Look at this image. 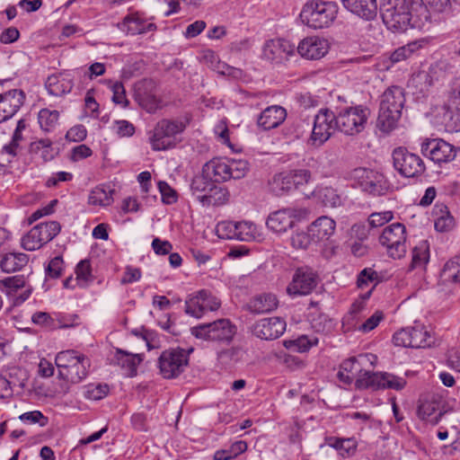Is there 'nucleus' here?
I'll return each instance as SVG.
<instances>
[{
	"instance_id": "obj_1",
	"label": "nucleus",
	"mask_w": 460,
	"mask_h": 460,
	"mask_svg": "<svg viewBox=\"0 0 460 460\" xmlns=\"http://www.w3.org/2000/svg\"><path fill=\"white\" fill-rule=\"evenodd\" d=\"M376 361L377 357L376 355L366 353L344 360L341 367L346 373H349L356 377V386L359 389H393L400 391L405 387L406 380L403 377L386 372L372 373L361 369V367L367 362L373 366Z\"/></svg>"
},
{
	"instance_id": "obj_2",
	"label": "nucleus",
	"mask_w": 460,
	"mask_h": 460,
	"mask_svg": "<svg viewBox=\"0 0 460 460\" xmlns=\"http://www.w3.org/2000/svg\"><path fill=\"white\" fill-rule=\"evenodd\" d=\"M405 103L404 91L400 86L388 87L379 99L377 128L384 133L396 128Z\"/></svg>"
},
{
	"instance_id": "obj_3",
	"label": "nucleus",
	"mask_w": 460,
	"mask_h": 460,
	"mask_svg": "<svg viewBox=\"0 0 460 460\" xmlns=\"http://www.w3.org/2000/svg\"><path fill=\"white\" fill-rule=\"evenodd\" d=\"M339 12L335 2L308 0L300 13L303 24L314 30L329 28L334 22Z\"/></svg>"
},
{
	"instance_id": "obj_4",
	"label": "nucleus",
	"mask_w": 460,
	"mask_h": 460,
	"mask_svg": "<svg viewBox=\"0 0 460 460\" xmlns=\"http://www.w3.org/2000/svg\"><path fill=\"white\" fill-rule=\"evenodd\" d=\"M58 376L70 383H79L88 375L90 359L84 354L67 349L60 351L55 358Z\"/></svg>"
},
{
	"instance_id": "obj_5",
	"label": "nucleus",
	"mask_w": 460,
	"mask_h": 460,
	"mask_svg": "<svg viewBox=\"0 0 460 460\" xmlns=\"http://www.w3.org/2000/svg\"><path fill=\"white\" fill-rule=\"evenodd\" d=\"M186 128L181 119H161L149 132V143L154 151H166L174 148L181 139L178 137Z\"/></svg>"
},
{
	"instance_id": "obj_6",
	"label": "nucleus",
	"mask_w": 460,
	"mask_h": 460,
	"mask_svg": "<svg viewBox=\"0 0 460 460\" xmlns=\"http://www.w3.org/2000/svg\"><path fill=\"white\" fill-rule=\"evenodd\" d=\"M419 0H383L380 11L384 23L393 31H404L411 22V9Z\"/></svg>"
},
{
	"instance_id": "obj_7",
	"label": "nucleus",
	"mask_w": 460,
	"mask_h": 460,
	"mask_svg": "<svg viewBox=\"0 0 460 460\" xmlns=\"http://www.w3.org/2000/svg\"><path fill=\"white\" fill-rule=\"evenodd\" d=\"M207 175L197 176L192 180L190 190L193 198L203 207H218L226 204L229 200V191Z\"/></svg>"
},
{
	"instance_id": "obj_8",
	"label": "nucleus",
	"mask_w": 460,
	"mask_h": 460,
	"mask_svg": "<svg viewBox=\"0 0 460 460\" xmlns=\"http://www.w3.org/2000/svg\"><path fill=\"white\" fill-rule=\"evenodd\" d=\"M191 334L199 340L229 343L236 333V326L226 318L199 324L190 329Z\"/></svg>"
},
{
	"instance_id": "obj_9",
	"label": "nucleus",
	"mask_w": 460,
	"mask_h": 460,
	"mask_svg": "<svg viewBox=\"0 0 460 460\" xmlns=\"http://www.w3.org/2000/svg\"><path fill=\"white\" fill-rule=\"evenodd\" d=\"M350 176L358 182L362 191L374 197L384 196L394 191V190H390L389 181L379 172L359 167L354 169Z\"/></svg>"
},
{
	"instance_id": "obj_10",
	"label": "nucleus",
	"mask_w": 460,
	"mask_h": 460,
	"mask_svg": "<svg viewBox=\"0 0 460 460\" xmlns=\"http://www.w3.org/2000/svg\"><path fill=\"white\" fill-rule=\"evenodd\" d=\"M369 116V110L361 105L349 107L336 116L338 130L348 136H354L364 130Z\"/></svg>"
},
{
	"instance_id": "obj_11",
	"label": "nucleus",
	"mask_w": 460,
	"mask_h": 460,
	"mask_svg": "<svg viewBox=\"0 0 460 460\" xmlns=\"http://www.w3.org/2000/svg\"><path fill=\"white\" fill-rule=\"evenodd\" d=\"M406 228L401 223L386 226L379 236V243L385 247L388 255L400 259L406 254Z\"/></svg>"
},
{
	"instance_id": "obj_12",
	"label": "nucleus",
	"mask_w": 460,
	"mask_h": 460,
	"mask_svg": "<svg viewBox=\"0 0 460 460\" xmlns=\"http://www.w3.org/2000/svg\"><path fill=\"white\" fill-rule=\"evenodd\" d=\"M338 129L336 115L329 109H321L314 116L309 143L315 147L323 146Z\"/></svg>"
},
{
	"instance_id": "obj_13",
	"label": "nucleus",
	"mask_w": 460,
	"mask_h": 460,
	"mask_svg": "<svg viewBox=\"0 0 460 460\" xmlns=\"http://www.w3.org/2000/svg\"><path fill=\"white\" fill-rule=\"evenodd\" d=\"M189 354L180 348L164 350L159 358L160 372L164 378L179 376L188 365Z\"/></svg>"
},
{
	"instance_id": "obj_14",
	"label": "nucleus",
	"mask_w": 460,
	"mask_h": 460,
	"mask_svg": "<svg viewBox=\"0 0 460 460\" xmlns=\"http://www.w3.org/2000/svg\"><path fill=\"white\" fill-rule=\"evenodd\" d=\"M392 156L394 169L404 177H415L425 169L422 159L404 147L395 148Z\"/></svg>"
},
{
	"instance_id": "obj_15",
	"label": "nucleus",
	"mask_w": 460,
	"mask_h": 460,
	"mask_svg": "<svg viewBox=\"0 0 460 460\" xmlns=\"http://www.w3.org/2000/svg\"><path fill=\"white\" fill-rule=\"evenodd\" d=\"M308 214L305 208H288L270 213L268 216L266 226L275 233H285L292 228L296 220H299Z\"/></svg>"
},
{
	"instance_id": "obj_16",
	"label": "nucleus",
	"mask_w": 460,
	"mask_h": 460,
	"mask_svg": "<svg viewBox=\"0 0 460 460\" xmlns=\"http://www.w3.org/2000/svg\"><path fill=\"white\" fill-rule=\"evenodd\" d=\"M221 305L220 300L211 292L202 289L189 296L185 301V312L195 318L202 317L208 311H216Z\"/></svg>"
},
{
	"instance_id": "obj_17",
	"label": "nucleus",
	"mask_w": 460,
	"mask_h": 460,
	"mask_svg": "<svg viewBox=\"0 0 460 460\" xmlns=\"http://www.w3.org/2000/svg\"><path fill=\"white\" fill-rule=\"evenodd\" d=\"M317 285V275L308 268L296 270L291 283L287 288L288 295L305 296L310 294Z\"/></svg>"
},
{
	"instance_id": "obj_18",
	"label": "nucleus",
	"mask_w": 460,
	"mask_h": 460,
	"mask_svg": "<svg viewBox=\"0 0 460 460\" xmlns=\"http://www.w3.org/2000/svg\"><path fill=\"white\" fill-rule=\"evenodd\" d=\"M421 151L424 155L437 164L452 161L456 152L454 146L443 139H429L421 145Z\"/></svg>"
},
{
	"instance_id": "obj_19",
	"label": "nucleus",
	"mask_w": 460,
	"mask_h": 460,
	"mask_svg": "<svg viewBox=\"0 0 460 460\" xmlns=\"http://www.w3.org/2000/svg\"><path fill=\"white\" fill-rule=\"evenodd\" d=\"M329 49V41L316 35L305 37L296 47L298 54L308 60H317L323 58Z\"/></svg>"
},
{
	"instance_id": "obj_20",
	"label": "nucleus",
	"mask_w": 460,
	"mask_h": 460,
	"mask_svg": "<svg viewBox=\"0 0 460 460\" xmlns=\"http://www.w3.org/2000/svg\"><path fill=\"white\" fill-rule=\"evenodd\" d=\"M155 82L148 79H144L136 85V100L149 113H154L161 108V100L155 94Z\"/></svg>"
},
{
	"instance_id": "obj_21",
	"label": "nucleus",
	"mask_w": 460,
	"mask_h": 460,
	"mask_svg": "<svg viewBox=\"0 0 460 460\" xmlns=\"http://www.w3.org/2000/svg\"><path fill=\"white\" fill-rule=\"evenodd\" d=\"M287 323L280 317L263 318L252 326V333L261 340L270 341L279 338L286 331Z\"/></svg>"
},
{
	"instance_id": "obj_22",
	"label": "nucleus",
	"mask_w": 460,
	"mask_h": 460,
	"mask_svg": "<svg viewBox=\"0 0 460 460\" xmlns=\"http://www.w3.org/2000/svg\"><path fill=\"white\" fill-rule=\"evenodd\" d=\"M442 414V399L439 395L426 394L420 399L418 416L421 420L435 425Z\"/></svg>"
},
{
	"instance_id": "obj_23",
	"label": "nucleus",
	"mask_w": 460,
	"mask_h": 460,
	"mask_svg": "<svg viewBox=\"0 0 460 460\" xmlns=\"http://www.w3.org/2000/svg\"><path fill=\"white\" fill-rule=\"evenodd\" d=\"M294 50L295 46L287 40H270L263 45L262 57L270 61L280 62L292 55Z\"/></svg>"
},
{
	"instance_id": "obj_24",
	"label": "nucleus",
	"mask_w": 460,
	"mask_h": 460,
	"mask_svg": "<svg viewBox=\"0 0 460 460\" xmlns=\"http://www.w3.org/2000/svg\"><path fill=\"white\" fill-rule=\"evenodd\" d=\"M119 27L121 31L131 35L143 34L156 30L155 23L147 22L138 13L125 16Z\"/></svg>"
},
{
	"instance_id": "obj_25",
	"label": "nucleus",
	"mask_w": 460,
	"mask_h": 460,
	"mask_svg": "<svg viewBox=\"0 0 460 460\" xmlns=\"http://www.w3.org/2000/svg\"><path fill=\"white\" fill-rule=\"evenodd\" d=\"M287 118L286 110L279 105H272L264 109L260 114L257 123L260 128L269 130L279 127Z\"/></svg>"
},
{
	"instance_id": "obj_26",
	"label": "nucleus",
	"mask_w": 460,
	"mask_h": 460,
	"mask_svg": "<svg viewBox=\"0 0 460 460\" xmlns=\"http://www.w3.org/2000/svg\"><path fill=\"white\" fill-rule=\"evenodd\" d=\"M335 228L336 223L332 218L322 216L310 225L308 231L313 239L319 243L328 240L334 234Z\"/></svg>"
},
{
	"instance_id": "obj_27",
	"label": "nucleus",
	"mask_w": 460,
	"mask_h": 460,
	"mask_svg": "<svg viewBox=\"0 0 460 460\" xmlns=\"http://www.w3.org/2000/svg\"><path fill=\"white\" fill-rule=\"evenodd\" d=\"M141 354H133L117 349L113 358L112 363L119 366L127 376H134L137 374V368L142 361Z\"/></svg>"
},
{
	"instance_id": "obj_28",
	"label": "nucleus",
	"mask_w": 460,
	"mask_h": 460,
	"mask_svg": "<svg viewBox=\"0 0 460 460\" xmlns=\"http://www.w3.org/2000/svg\"><path fill=\"white\" fill-rule=\"evenodd\" d=\"M25 95L21 90H11L0 94V108L6 119L13 117L23 104Z\"/></svg>"
},
{
	"instance_id": "obj_29",
	"label": "nucleus",
	"mask_w": 460,
	"mask_h": 460,
	"mask_svg": "<svg viewBox=\"0 0 460 460\" xmlns=\"http://www.w3.org/2000/svg\"><path fill=\"white\" fill-rule=\"evenodd\" d=\"M115 190L106 184H100L91 190L88 195V204L93 207L107 208L111 206Z\"/></svg>"
},
{
	"instance_id": "obj_30",
	"label": "nucleus",
	"mask_w": 460,
	"mask_h": 460,
	"mask_svg": "<svg viewBox=\"0 0 460 460\" xmlns=\"http://www.w3.org/2000/svg\"><path fill=\"white\" fill-rule=\"evenodd\" d=\"M46 87L51 95L61 96L70 93L73 88V81L68 74L51 75L47 79Z\"/></svg>"
},
{
	"instance_id": "obj_31",
	"label": "nucleus",
	"mask_w": 460,
	"mask_h": 460,
	"mask_svg": "<svg viewBox=\"0 0 460 460\" xmlns=\"http://www.w3.org/2000/svg\"><path fill=\"white\" fill-rule=\"evenodd\" d=\"M426 44L427 40L425 39L411 41L406 45L397 48L385 61L390 62V64H396L407 60L417 54Z\"/></svg>"
},
{
	"instance_id": "obj_32",
	"label": "nucleus",
	"mask_w": 460,
	"mask_h": 460,
	"mask_svg": "<svg viewBox=\"0 0 460 460\" xmlns=\"http://www.w3.org/2000/svg\"><path fill=\"white\" fill-rule=\"evenodd\" d=\"M228 159L226 158H214L203 166V174L210 179L214 178V181H228Z\"/></svg>"
},
{
	"instance_id": "obj_33",
	"label": "nucleus",
	"mask_w": 460,
	"mask_h": 460,
	"mask_svg": "<svg viewBox=\"0 0 460 460\" xmlns=\"http://www.w3.org/2000/svg\"><path fill=\"white\" fill-rule=\"evenodd\" d=\"M409 331L411 334V348H429L435 344V339L423 324L415 323L413 326L409 327Z\"/></svg>"
},
{
	"instance_id": "obj_34",
	"label": "nucleus",
	"mask_w": 460,
	"mask_h": 460,
	"mask_svg": "<svg viewBox=\"0 0 460 460\" xmlns=\"http://www.w3.org/2000/svg\"><path fill=\"white\" fill-rule=\"evenodd\" d=\"M279 301L273 294H261L253 297L249 305V309L256 314H264L275 310L278 307Z\"/></svg>"
},
{
	"instance_id": "obj_35",
	"label": "nucleus",
	"mask_w": 460,
	"mask_h": 460,
	"mask_svg": "<svg viewBox=\"0 0 460 460\" xmlns=\"http://www.w3.org/2000/svg\"><path fill=\"white\" fill-rule=\"evenodd\" d=\"M434 225L437 231L447 232L454 226V218L446 205L436 204L432 210Z\"/></svg>"
},
{
	"instance_id": "obj_36",
	"label": "nucleus",
	"mask_w": 460,
	"mask_h": 460,
	"mask_svg": "<svg viewBox=\"0 0 460 460\" xmlns=\"http://www.w3.org/2000/svg\"><path fill=\"white\" fill-rule=\"evenodd\" d=\"M29 258L25 253L9 252L2 257L0 267L4 272H13L27 265Z\"/></svg>"
},
{
	"instance_id": "obj_37",
	"label": "nucleus",
	"mask_w": 460,
	"mask_h": 460,
	"mask_svg": "<svg viewBox=\"0 0 460 460\" xmlns=\"http://www.w3.org/2000/svg\"><path fill=\"white\" fill-rule=\"evenodd\" d=\"M262 239L263 234L255 224L250 221L237 222V240L243 242H260Z\"/></svg>"
},
{
	"instance_id": "obj_38",
	"label": "nucleus",
	"mask_w": 460,
	"mask_h": 460,
	"mask_svg": "<svg viewBox=\"0 0 460 460\" xmlns=\"http://www.w3.org/2000/svg\"><path fill=\"white\" fill-rule=\"evenodd\" d=\"M288 172H281L273 175L269 181V189L276 196H283L291 191L292 186Z\"/></svg>"
},
{
	"instance_id": "obj_39",
	"label": "nucleus",
	"mask_w": 460,
	"mask_h": 460,
	"mask_svg": "<svg viewBox=\"0 0 460 460\" xmlns=\"http://www.w3.org/2000/svg\"><path fill=\"white\" fill-rule=\"evenodd\" d=\"M438 66H430L428 70H421L414 75L412 81L416 83L420 91H426L438 80Z\"/></svg>"
},
{
	"instance_id": "obj_40",
	"label": "nucleus",
	"mask_w": 460,
	"mask_h": 460,
	"mask_svg": "<svg viewBox=\"0 0 460 460\" xmlns=\"http://www.w3.org/2000/svg\"><path fill=\"white\" fill-rule=\"evenodd\" d=\"M313 195L326 207L335 208L341 203L340 195L332 187H317Z\"/></svg>"
},
{
	"instance_id": "obj_41",
	"label": "nucleus",
	"mask_w": 460,
	"mask_h": 460,
	"mask_svg": "<svg viewBox=\"0 0 460 460\" xmlns=\"http://www.w3.org/2000/svg\"><path fill=\"white\" fill-rule=\"evenodd\" d=\"M429 260V244L427 241H420L412 249L411 269H424Z\"/></svg>"
},
{
	"instance_id": "obj_42",
	"label": "nucleus",
	"mask_w": 460,
	"mask_h": 460,
	"mask_svg": "<svg viewBox=\"0 0 460 460\" xmlns=\"http://www.w3.org/2000/svg\"><path fill=\"white\" fill-rule=\"evenodd\" d=\"M460 274V259L455 257L448 261L440 274L441 280L444 284H456L458 282V276Z\"/></svg>"
},
{
	"instance_id": "obj_43",
	"label": "nucleus",
	"mask_w": 460,
	"mask_h": 460,
	"mask_svg": "<svg viewBox=\"0 0 460 460\" xmlns=\"http://www.w3.org/2000/svg\"><path fill=\"white\" fill-rule=\"evenodd\" d=\"M319 341L314 336L301 335L296 340L285 342L288 349L296 352L304 353L308 351L312 347L316 346Z\"/></svg>"
},
{
	"instance_id": "obj_44",
	"label": "nucleus",
	"mask_w": 460,
	"mask_h": 460,
	"mask_svg": "<svg viewBox=\"0 0 460 460\" xmlns=\"http://www.w3.org/2000/svg\"><path fill=\"white\" fill-rule=\"evenodd\" d=\"M41 242L45 244L51 241L60 232V225L57 221L41 223L33 227Z\"/></svg>"
},
{
	"instance_id": "obj_45",
	"label": "nucleus",
	"mask_w": 460,
	"mask_h": 460,
	"mask_svg": "<svg viewBox=\"0 0 460 460\" xmlns=\"http://www.w3.org/2000/svg\"><path fill=\"white\" fill-rule=\"evenodd\" d=\"M31 151L38 155L45 162L52 160L56 155L52 142L48 138L40 139L31 143Z\"/></svg>"
},
{
	"instance_id": "obj_46",
	"label": "nucleus",
	"mask_w": 460,
	"mask_h": 460,
	"mask_svg": "<svg viewBox=\"0 0 460 460\" xmlns=\"http://www.w3.org/2000/svg\"><path fill=\"white\" fill-rule=\"evenodd\" d=\"M328 445L335 448L342 456H351L357 448V442L354 438H330Z\"/></svg>"
},
{
	"instance_id": "obj_47",
	"label": "nucleus",
	"mask_w": 460,
	"mask_h": 460,
	"mask_svg": "<svg viewBox=\"0 0 460 460\" xmlns=\"http://www.w3.org/2000/svg\"><path fill=\"white\" fill-rule=\"evenodd\" d=\"M59 112L55 110L42 109L38 114L40 128L46 132L52 131L58 125Z\"/></svg>"
},
{
	"instance_id": "obj_48",
	"label": "nucleus",
	"mask_w": 460,
	"mask_h": 460,
	"mask_svg": "<svg viewBox=\"0 0 460 460\" xmlns=\"http://www.w3.org/2000/svg\"><path fill=\"white\" fill-rule=\"evenodd\" d=\"M360 1L361 0H341L344 8L350 13L367 21L374 19L376 15L375 13H367V11H365V4H361Z\"/></svg>"
},
{
	"instance_id": "obj_49",
	"label": "nucleus",
	"mask_w": 460,
	"mask_h": 460,
	"mask_svg": "<svg viewBox=\"0 0 460 460\" xmlns=\"http://www.w3.org/2000/svg\"><path fill=\"white\" fill-rule=\"evenodd\" d=\"M216 233L221 239L237 240V222L221 221L216 226Z\"/></svg>"
},
{
	"instance_id": "obj_50",
	"label": "nucleus",
	"mask_w": 460,
	"mask_h": 460,
	"mask_svg": "<svg viewBox=\"0 0 460 460\" xmlns=\"http://www.w3.org/2000/svg\"><path fill=\"white\" fill-rule=\"evenodd\" d=\"M385 314L381 310H376L372 315L367 318L361 324L357 327V330L362 333H368L375 330L380 323L385 320Z\"/></svg>"
},
{
	"instance_id": "obj_51",
	"label": "nucleus",
	"mask_w": 460,
	"mask_h": 460,
	"mask_svg": "<svg viewBox=\"0 0 460 460\" xmlns=\"http://www.w3.org/2000/svg\"><path fill=\"white\" fill-rule=\"evenodd\" d=\"M229 180L243 178L248 170V163L245 160L228 159Z\"/></svg>"
},
{
	"instance_id": "obj_52",
	"label": "nucleus",
	"mask_w": 460,
	"mask_h": 460,
	"mask_svg": "<svg viewBox=\"0 0 460 460\" xmlns=\"http://www.w3.org/2000/svg\"><path fill=\"white\" fill-rule=\"evenodd\" d=\"M22 246L27 251H35L44 245L40 237L37 234L33 227L22 236L21 240Z\"/></svg>"
},
{
	"instance_id": "obj_53",
	"label": "nucleus",
	"mask_w": 460,
	"mask_h": 460,
	"mask_svg": "<svg viewBox=\"0 0 460 460\" xmlns=\"http://www.w3.org/2000/svg\"><path fill=\"white\" fill-rule=\"evenodd\" d=\"M291 245L296 249H307L312 243H317L310 233L297 232L290 238Z\"/></svg>"
},
{
	"instance_id": "obj_54",
	"label": "nucleus",
	"mask_w": 460,
	"mask_h": 460,
	"mask_svg": "<svg viewBox=\"0 0 460 460\" xmlns=\"http://www.w3.org/2000/svg\"><path fill=\"white\" fill-rule=\"evenodd\" d=\"M76 280L80 286H85L92 280L91 265L88 261H81L75 270Z\"/></svg>"
},
{
	"instance_id": "obj_55",
	"label": "nucleus",
	"mask_w": 460,
	"mask_h": 460,
	"mask_svg": "<svg viewBox=\"0 0 460 460\" xmlns=\"http://www.w3.org/2000/svg\"><path fill=\"white\" fill-rule=\"evenodd\" d=\"M288 174L293 190L308 183L312 176L310 171L305 169L289 171Z\"/></svg>"
},
{
	"instance_id": "obj_56",
	"label": "nucleus",
	"mask_w": 460,
	"mask_h": 460,
	"mask_svg": "<svg viewBox=\"0 0 460 460\" xmlns=\"http://www.w3.org/2000/svg\"><path fill=\"white\" fill-rule=\"evenodd\" d=\"M1 285L4 288V291L11 295L20 288L25 287V279L22 276H13L1 280Z\"/></svg>"
},
{
	"instance_id": "obj_57",
	"label": "nucleus",
	"mask_w": 460,
	"mask_h": 460,
	"mask_svg": "<svg viewBox=\"0 0 460 460\" xmlns=\"http://www.w3.org/2000/svg\"><path fill=\"white\" fill-rule=\"evenodd\" d=\"M394 218L392 211H383L372 213L367 219L369 226L373 228L379 227L388 223Z\"/></svg>"
},
{
	"instance_id": "obj_58",
	"label": "nucleus",
	"mask_w": 460,
	"mask_h": 460,
	"mask_svg": "<svg viewBox=\"0 0 460 460\" xmlns=\"http://www.w3.org/2000/svg\"><path fill=\"white\" fill-rule=\"evenodd\" d=\"M109 393L107 385H88L85 391V397L89 400H101L104 398Z\"/></svg>"
},
{
	"instance_id": "obj_59",
	"label": "nucleus",
	"mask_w": 460,
	"mask_h": 460,
	"mask_svg": "<svg viewBox=\"0 0 460 460\" xmlns=\"http://www.w3.org/2000/svg\"><path fill=\"white\" fill-rule=\"evenodd\" d=\"M111 89L112 91V101L116 104H119L122 107H127L128 104V101L126 97V91L124 85L120 82H115L111 85Z\"/></svg>"
},
{
	"instance_id": "obj_60",
	"label": "nucleus",
	"mask_w": 460,
	"mask_h": 460,
	"mask_svg": "<svg viewBox=\"0 0 460 460\" xmlns=\"http://www.w3.org/2000/svg\"><path fill=\"white\" fill-rule=\"evenodd\" d=\"M19 419L23 422L30 424L39 423L41 427H44L48 423V418L45 417L40 411H33L22 413Z\"/></svg>"
},
{
	"instance_id": "obj_61",
	"label": "nucleus",
	"mask_w": 460,
	"mask_h": 460,
	"mask_svg": "<svg viewBox=\"0 0 460 460\" xmlns=\"http://www.w3.org/2000/svg\"><path fill=\"white\" fill-rule=\"evenodd\" d=\"M64 261L62 257L56 256L51 259L46 268V273L49 278L57 279L60 277L63 270Z\"/></svg>"
},
{
	"instance_id": "obj_62",
	"label": "nucleus",
	"mask_w": 460,
	"mask_h": 460,
	"mask_svg": "<svg viewBox=\"0 0 460 460\" xmlns=\"http://www.w3.org/2000/svg\"><path fill=\"white\" fill-rule=\"evenodd\" d=\"M158 188L162 195V200L164 203L171 205L177 201L176 191L169 186L165 181H160Z\"/></svg>"
},
{
	"instance_id": "obj_63",
	"label": "nucleus",
	"mask_w": 460,
	"mask_h": 460,
	"mask_svg": "<svg viewBox=\"0 0 460 460\" xmlns=\"http://www.w3.org/2000/svg\"><path fill=\"white\" fill-rule=\"evenodd\" d=\"M411 335L409 327L402 328L394 334L393 342L398 347L411 348Z\"/></svg>"
},
{
	"instance_id": "obj_64",
	"label": "nucleus",
	"mask_w": 460,
	"mask_h": 460,
	"mask_svg": "<svg viewBox=\"0 0 460 460\" xmlns=\"http://www.w3.org/2000/svg\"><path fill=\"white\" fill-rule=\"evenodd\" d=\"M87 136V130L84 125L72 127L66 134V138L70 142H81Z\"/></svg>"
}]
</instances>
